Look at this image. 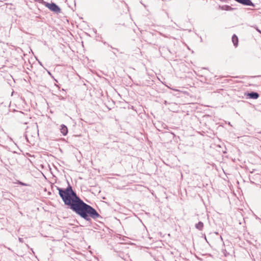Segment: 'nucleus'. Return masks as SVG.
<instances>
[{
	"instance_id": "nucleus-1",
	"label": "nucleus",
	"mask_w": 261,
	"mask_h": 261,
	"mask_svg": "<svg viewBox=\"0 0 261 261\" xmlns=\"http://www.w3.org/2000/svg\"><path fill=\"white\" fill-rule=\"evenodd\" d=\"M67 184L68 186L66 188L57 187L59 195L66 207L71 210L86 221L90 222L91 218H101V216L94 208L85 203L77 195L68 181Z\"/></svg>"
},
{
	"instance_id": "nucleus-2",
	"label": "nucleus",
	"mask_w": 261,
	"mask_h": 261,
	"mask_svg": "<svg viewBox=\"0 0 261 261\" xmlns=\"http://www.w3.org/2000/svg\"><path fill=\"white\" fill-rule=\"evenodd\" d=\"M174 70L176 76L178 78H186L190 76L188 75L190 73L188 66H175Z\"/></svg>"
},
{
	"instance_id": "nucleus-3",
	"label": "nucleus",
	"mask_w": 261,
	"mask_h": 261,
	"mask_svg": "<svg viewBox=\"0 0 261 261\" xmlns=\"http://www.w3.org/2000/svg\"><path fill=\"white\" fill-rule=\"evenodd\" d=\"M196 67V68L193 69V71L197 75L202 77L209 76L210 71L207 67H199L197 66Z\"/></svg>"
},
{
	"instance_id": "nucleus-4",
	"label": "nucleus",
	"mask_w": 261,
	"mask_h": 261,
	"mask_svg": "<svg viewBox=\"0 0 261 261\" xmlns=\"http://www.w3.org/2000/svg\"><path fill=\"white\" fill-rule=\"evenodd\" d=\"M43 3L50 10H51L55 13L60 12V10H61L60 8L55 4H54V3L49 4V3L45 2H43Z\"/></svg>"
},
{
	"instance_id": "nucleus-5",
	"label": "nucleus",
	"mask_w": 261,
	"mask_h": 261,
	"mask_svg": "<svg viewBox=\"0 0 261 261\" xmlns=\"http://www.w3.org/2000/svg\"><path fill=\"white\" fill-rule=\"evenodd\" d=\"M245 96H246L247 98L252 99H256L259 97V94L258 92L255 91H247L244 93Z\"/></svg>"
},
{
	"instance_id": "nucleus-6",
	"label": "nucleus",
	"mask_w": 261,
	"mask_h": 261,
	"mask_svg": "<svg viewBox=\"0 0 261 261\" xmlns=\"http://www.w3.org/2000/svg\"><path fill=\"white\" fill-rule=\"evenodd\" d=\"M237 2L243 4L245 6H253L254 4L251 2L250 0H235Z\"/></svg>"
},
{
	"instance_id": "nucleus-7",
	"label": "nucleus",
	"mask_w": 261,
	"mask_h": 261,
	"mask_svg": "<svg viewBox=\"0 0 261 261\" xmlns=\"http://www.w3.org/2000/svg\"><path fill=\"white\" fill-rule=\"evenodd\" d=\"M60 132L63 136H66L68 133V129L67 126L65 124H61L60 126Z\"/></svg>"
},
{
	"instance_id": "nucleus-8",
	"label": "nucleus",
	"mask_w": 261,
	"mask_h": 261,
	"mask_svg": "<svg viewBox=\"0 0 261 261\" xmlns=\"http://www.w3.org/2000/svg\"><path fill=\"white\" fill-rule=\"evenodd\" d=\"M204 224L201 221H199L198 223H196L195 227L196 229L199 230H202L203 228Z\"/></svg>"
},
{
	"instance_id": "nucleus-9",
	"label": "nucleus",
	"mask_w": 261,
	"mask_h": 261,
	"mask_svg": "<svg viewBox=\"0 0 261 261\" xmlns=\"http://www.w3.org/2000/svg\"><path fill=\"white\" fill-rule=\"evenodd\" d=\"M232 41L234 44V45L237 47L238 46V38L237 36L235 35H233L232 37Z\"/></svg>"
},
{
	"instance_id": "nucleus-10",
	"label": "nucleus",
	"mask_w": 261,
	"mask_h": 261,
	"mask_svg": "<svg viewBox=\"0 0 261 261\" xmlns=\"http://www.w3.org/2000/svg\"><path fill=\"white\" fill-rule=\"evenodd\" d=\"M118 256H119L120 257H121L122 259H124V254L122 252H119L118 254Z\"/></svg>"
},
{
	"instance_id": "nucleus-11",
	"label": "nucleus",
	"mask_w": 261,
	"mask_h": 261,
	"mask_svg": "<svg viewBox=\"0 0 261 261\" xmlns=\"http://www.w3.org/2000/svg\"><path fill=\"white\" fill-rule=\"evenodd\" d=\"M161 127H162V128H163L164 129H167L168 128V126L166 124H165L164 123H162V126Z\"/></svg>"
},
{
	"instance_id": "nucleus-12",
	"label": "nucleus",
	"mask_w": 261,
	"mask_h": 261,
	"mask_svg": "<svg viewBox=\"0 0 261 261\" xmlns=\"http://www.w3.org/2000/svg\"><path fill=\"white\" fill-rule=\"evenodd\" d=\"M165 133H167L169 135H172L173 137L175 136V134L173 133H172V132H165Z\"/></svg>"
},
{
	"instance_id": "nucleus-13",
	"label": "nucleus",
	"mask_w": 261,
	"mask_h": 261,
	"mask_svg": "<svg viewBox=\"0 0 261 261\" xmlns=\"http://www.w3.org/2000/svg\"><path fill=\"white\" fill-rule=\"evenodd\" d=\"M18 184L21 186H25L26 184L21 182V181H19Z\"/></svg>"
},
{
	"instance_id": "nucleus-14",
	"label": "nucleus",
	"mask_w": 261,
	"mask_h": 261,
	"mask_svg": "<svg viewBox=\"0 0 261 261\" xmlns=\"http://www.w3.org/2000/svg\"><path fill=\"white\" fill-rule=\"evenodd\" d=\"M25 139H26V140H27V141H28V138H27V135L25 136Z\"/></svg>"
},
{
	"instance_id": "nucleus-15",
	"label": "nucleus",
	"mask_w": 261,
	"mask_h": 261,
	"mask_svg": "<svg viewBox=\"0 0 261 261\" xmlns=\"http://www.w3.org/2000/svg\"><path fill=\"white\" fill-rule=\"evenodd\" d=\"M47 72H48V74H50V75H51V73H50V72L49 71H47Z\"/></svg>"
},
{
	"instance_id": "nucleus-16",
	"label": "nucleus",
	"mask_w": 261,
	"mask_h": 261,
	"mask_svg": "<svg viewBox=\"0 0 261 261\" xmlns=\"http://www.w3.org/2000/svg\"><path fill=\"white\" fill-rule=\"evenodd\" d=\"M21 240H22V239H20V238H19V241H20V242L21 241Z\"/></svg>"
},
{
	"instance_id": "nucleus-17",
	"label": "nucleus",
	"mask_w": 261,
	"mask_h": 261,
	"mask_svg": "<svg viewBox=\"0 0 261 261\" xmlns=\"http://www.w3.org/2000/svg\"><path fill=\"white\" fill-rule=\"evenodd\" d=\"M237 78H241L240 76H236Z\"/></svg>"
},
{
	"instance_id": "nucleus-18",
	"label": "nucleus",
	"mask_w": 261,
	"mask_h": 261,
	"mask_svg": "<svg viewBox=\"0 0 261 261\" xmlns=\"http://www.w3.org/2000/svg\"><path fill=\"white\" fill-rule=\"evenodd\" d=\"M173 90H175V91H177V90L176 89H172Z\"/></svg>"
}]
</instances>
